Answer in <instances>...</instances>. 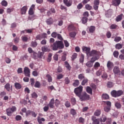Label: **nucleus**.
Wrapping results in <instances>:
<instances>
[{
    "label": "nucleus",
    "instance_id": "obj_39",
    "mask_svg": "<svg viewBox=\"0 0 124 124\" xmlns=\"http://www.w3.org/2000/svg\"><path fill=\"white\" fill-rule=\"evenodd\" d=\"M1 4L2 6L6 7V6L8 5V3L5 0H3L1 1Z\"/></svg>",
    "mask_w": 124,
    "mask_h": 124
},
{
    "label": "nucleus",
    "instance_id": "obj_53",
    "mask_svg": "<svg viewBox=\"0 0 124 124\" xmlns=\"http://www.w3.org/2000/svg\"><path fill=\"white\" fill-rule=\"evenodd\" d=\"M28 19L29 20H34L35 19H36V16L35 15H31L29 16Z\"/></svg>",
    "mask_w": 124,
    "mask_h": 124
},
{
    "label": "nucleus",
    "instance_id": "obj_35",
    "mask_svg": "<svg viewBox=\"0 0 124 124\" xmlns=\"http://www.w3.org/2000/svg\"><path fill=\"white\" fill-rule=\"evenodd\" d=\"M115 48L116 49H118V50H120V49H122V48H123V45L120 43H118L116 45Z\"/></svg>",
    "mask_w": 124,
    "mask_h": 124
},
{
    "label": "nucleus",
    "instance_id": "obj_36",
    "mask_svg": "<svg viewBox=\"0 0 124 124\" xmlns=\"http://www.w3.org/2000/svg\"><path fill=\"white\" fill-rule=\"evenodd\" d=\"M99 58H98L97 56H95L94 57H92L91 59V62H94L95 61H97Z\"/></svg>",
    "mask_w": 124,
    "mask_h": 124
},
{
    "label": "nucleus",
    "instance_id": "obj_61",
    "mask_svg": "<svg viewBox=\"0 0 124 124\" xmlns=\"http://www.w3.org/2000/svg\"><path fill=\"white\" fill-rule=\"evenodd\" d=\"M113 56L115 58H118V57H119V52L117 51H115L113 52Z\"/></svg>",
    "mask_w": 124,
    "mask_h": 124
},
{
    "label": "nucleus",
    "instance_id": "obj_17",
    "mask_svg": "<svg viewBox=\"0 0 124 124\" xmlns=\"http://www.w3.org/2000/svg\"><path fill=\"white\" fill-rule=\"evenodd\" d=\"M46 23L47 25H52L54 23V20H53V18H50L46 21Z\"/></svg>",
    "mask_w": 124,
    "mask_h": 124
},
{
    "label": "nucleus",
    "instance_id": "obj_10",
    "mask_svg": "<svg viewBox=\"0 0 124 124\" xmlns=\"http://www.w3.org/2000/svg\"><path fill=\"white\" fill-rule=\"evenodd\" d=\"M82 50L84 52H86V54L87 56H89L91 52V48L87 46H84L82 48Z\"/></svg>",
    "mask_w": 124,
    "mask_h": 124
},
{
    "label": "nucleus",
    "instance_id": "obj_58",
    "mask_svg": "<svg viewBox=\"0 0 124 124\" xmlns=\"http://www.w3.org/2000/svg\"><path fill=\"white\" fill-rule=\"evenodd\" d=\"M65 106L66 108H69L70 107V102L68 101H67L65 103Z\"/></svg>",
    "mask_w": 124,
    "mask_h": 124
},
{
    "label": "nucleus",
    "instance_id": "obj_3",
    "mask_svg": "<svg viewBox=\"0 0 124 124\" xmlns=\"http://www.w3.org/2000/svg\"><path fill=\"white\" fill-rule=\"evenodd\" d=\"M74 93L77 96L79 97L81 94L83 93V86L80 85L78 87H77L74 89Z\"/></svg>",
    "mask_w": 124,
    "mask_h": 124
},
{
    "label": "nucleus",
    "instance_id": "obj_15",
    "mask_svg": "<svg viewBox=\"0 0 124 124\" xmlns=\"http://www.w3.org/2000/svg\"><path fill=\"white\" fill-rule=\"evenodd\" d=\"M121 72V71L120 70V68L119 67L116 66L113 68V73L114 74H118V73H120Z\"/></svg>",
    "mask_w": 124,
    "mask_h": 124
},
{
    "label": "nucleus",
    "instance_id": "obj_32",
    "mask_svg": "<svg viewBox=\"0 0 124 124\" xmlns=\"http://www.w3.org/2000/svg\"><path fill=\"white\" fill-rule=\"evenodd\" d=\"M37 121L39 124H42V122H45V119H44V118L38 117L37 119Z\"/></svg>",
    "mask_w": 124,
    "mask_h": 124
},
{
    "label": "nucleus",
    "instance_id": "obj_41",
    "mask_svg": "<svg viewBox=\"0 0 124 124\" xmlns=\"http://www.w3.org/2000/svg\"><path fill=\"white\" fill-rule=\"evenodd\" d=\"M85 8L87 10H92V9H93V7L91 6L90 4H87L85 5Z\"/></svg>",
    "mask_w": 124,
    "mask_h": 124
},
{
    "label": "nucleus",
    "instance_id": "obj_60",
    "mask_svg": "<svg viewBox=\"0 0 124 124\" xmlns=\"http://www.w3.org/2000/svg\"><path fill=\"white\" fill-rule=\"evenodd\" d=\"M58 33L56 32H53L51 33V36L52 37H54V38H56L58 36Z\"/></svg>",
    "mask_w": 124,
    "mask_h": 124
},
{
    "label": "nucleus",
    "instance_id": "obj_16",
    "mask_svg": "<svg viewBox=\"0 0 124 124\" xmlns=\"http://www.w3.org/2000/svg\"><path fill=\"white\" fill-rule=\"evenodd\" d=\"M15 87L16 90H21V89H22V85L18 82H16L15 83Z\"/></svg>",
    "mask_w": 124,
    "mask_h": 124
},
{
    "label": "nucleus",
    "instance_id": "obj_44",
    "mask_svg": "<svg viewBox=\"0 0 124 124\" xmlns=\"http://www.w3.org/2000/svg\"><path fill=\"white\" fill-rule=\"evenodd\" d=\"M117 28H118V25L116 24H112L110 27L111 30H115V29H117Z\"/></svg>",
    "mask_w": 124,
    "mask_h": 124
},
{
    "label": "nucleus",
    "instance_id": "obj_25",
    "mask_svg": "<svg viewBox=\"0 0 124 124\" xmlns=\"http://www.w3.org/2000/svg\"><path fill=\"white\" fill-rule=\"evenodd\" d=\"M86 91H87V93H88L90 94H93V89H92L91 87L89 86L87 87Z\"/></svg>",
    "mask_w": 124,
    "mask_h": 124
},
{
    "label": "nucleus",
    "instance_id": "obj_26",
    "mask_svg": "<svg viewBox=\"0 0 124 124\" xmlns=\"http://www.w3.org/2000/svg\"><path fill=\"white\" fill-rule=\"evenodd\" d=\"M79 84H80V81H79V80L76 79L75 80L74 82L73 83V86H74V87H77L79 86Z\"/></svg>",
    "mask_w": 124,
    "mask_h": 124
},
{
    "label": "nucleus",
    "instance_id": "obj_57",
    "mask_svg": "<svg viewBox=\"0 0 124 124\" xmlns=\"http://www.w3.org/2000/svg\"><path fill=\"white\" fill-rule=\"evenodd\" d=\"M30 83L31 87H33L34 86V78H31L30 79Z\"/></svg>",
    "mask_w": 124,
    "mask_h": 124
},
{
    "label": "nucleus",
    "instance_id": "obj_27",
    "mask_svg": "<svg viewBox=\"0 0 124 124\" xmlns=\"http://www.w3.org/2000/svg\"><path fill=\"white\" fill-rule=\"evenodd\" d=\"M42 50L43 51V52H50V49L49 48L46 46H43L42 47Z\"/></svg>",
    "mask_w": 124,
    "mask_h": 124
},
{
    "label": "nucleus",
    "instance_id": "obj_9",
    "mask_svg": "<svg viewBox=\"0 0 124 124\" xmlns=\"http://www.w3.org/2000/svg\"><path fill=\"white\" fill-rule=\"evenodd\" d=\"M63 2L67 7H69V6L72 5V0H63Z\"/></svg>",
    "mask_w": 124,
    "mask_h": 124
},
{
    "label": "nucleus",
    "instance_id": "obj_45",
    "mask_svg": "<svg viewBox=\"0 0 124 124\" xmlns=\"http://www.w3.org/2000/svg\"><path fill=\"white\" fill-rule=\"evenodd\" d=\"M88 22V17H84L82 19V24H86Z\"/></svg>",
    "mask_w": 124,
    "mask_h": 124
},
{
    "label": "nucleus",
    "instance_id": "obj_43",
    "mask_svg": "<svg viewBox=\"0 0 124 124\" xmlns=\"http://www.w3.org/2000/svg\"><path fill=\"white\" fill-rule=\"evenodd\" d=\"M108 78V75L106 73H103V75L102 76V78L104 79V80H106L107 78Z\"/></svg>",
    "mask_w": 124,
    "mask_h": 124
},
{
    "label": "nucleus",
    "instance_id": "obj_6",
    "mask_svg": "<svg viewBox=\"0 0 124 124\" xmlns=\"http://www.w3.org/2000/svg\"><path fill=\"white\" fill-rule=\"evenodd\" d=\"M88 56L89 57H94V56L97 57V56H99V52L94 49L90 51Z\"/></svg>",
    "mask_w": 124,
    "mask_h": 124
},
{
    "label": "nucleus",
    "instance_id": "obj_4",
    "mask_svg": "<svg viewBox=\"0 0 124 124\" xmlns=\"http://www.w3.org/2000/svg\"><path fill=\"white\" fill-rule=\"evenodd\" d=\"M78 97H79L81 101H86V100L90 99V95L88 94L86 92H83Z\"/></svg>",
    "mask_w": 124,
    "mask_h": 124
},
{
    "label": "nucleus",
    "instance_id": "obj_49",
    "mask_svg": "<svg viewBox=\"0 0 124 124\" xmlns=\"http://www.w3.org/2000/svg\"><path fill=\"white\" fill-rule=\"evenodd\" d=\"M43 55H44V52H40L38 54V58L39 59H42V58L43 57Z\"/></svg>",
    "mask_w": 124,
    "mask_h": 124
},
{
    "label": "nucleus",
    "instance_id": "obj_14",
    "mask_svg": "<svg viewBox=\"0 0 124 124\" xmlns=\"http://www.w3.org/2000/svg\"><path fill=\"white\" fill-rule=\"evenodd\" d=\"M34 7H35V5L34 4L31 6L29 11V15H32L34 14L33 9H34Z\"/></svg>",
    "mask_w": 124,
    "mask_h": 124
},
{
    "label": "nucleus",
    "instance_id": "obj_34",
    "mask_svg": "<svg viewBox=\"0 0 124 124\" xmlns=\"http://www.w3.org/2000/svg\"><path fill=\"white\" fill-rule=\"evenodd\" d=\"M115 106L117 109H121L122 108V105L119 102L115 103Z\"/></svg>",
    "mask_w": 124,
    "mask_h": 124
},
{
    "label": "nucleus",
    "instance_id": "obj_48",
    "mask_svg": "<svg viewBox=\"0 0 124 124\" xmlns=\"http://www.w3.org/2000/svg\"><path fill=\"white\" fill-rule=\"evenodd\" d=\"M21 38H22V41H23V42H27L28 40L29 39L28 38V37H27L26 36H22L21 37Z\"/></svg>",
    "mask_w": 124,
    "mask_h": 124
},
{
    "label": "nucleus",
    "instance_id": "obj_38",
    "mask_svg": "<svg viewBox=\"0 0 124 124\" xmlns=\"http://www.w3.org/2000/svg\"><path fill=\"white\" fill-rule=\"evenodd\" d=\"M100 114H101V111H100V110L97 109L95 111L94 115L97 117V116H99L100 115Z\"/></svg>",
    "mask_w": 124,
    "mask_h": 124
},
{
    "label": "nucleus",
    "instance_id": "obj_13",
    "mask_svg": "<svg viewBox=\"0 0 124 124\" xmlns=\"http://www.w3.org/2000/svg\"><path fill=\"white\" fill-rule=\"evenodd\" d=\"M121 0H113L112 4L114 5V6H119V5L121 4Z\"/></svg>",
    "mask_w": 124,
    "mask_h": 124
},
{
    "label": "nucleus",
    "instance_id": "obj_47",
    "mask_svg": "<svg viewBox=\"0 0 124 124\" xmlns=\"http://www.w3.org/2000/svg\"><path fill=\"white\" fill-rule=\"evenodd\" d=\"M63 75L62 74H59L57 77V80H61V79H62V78H63Z\"/></svg>",
    "mask_w": 124,
    "mask_h": 124
},
{
    "label": "nucleus",
    "instance_id": "obj_40",
    "mask_svg": "<svg viewBox=\"0 0 124 124\" xmlns=\"http://www.w3.org/2000/svg\"><path fill=\"white\" fill-rule=\"evenodd\" d=\"M64 63L67 69H68V70H70L71 67H70V65H69V63H68V62H65Z\"/></svg>",
    "mask_w": 124,
    "mask_h": 124
},
{
    "label": "nucleus",
    "instance_id": "obj_42",
    "mask_svg": "<svg viewBox=\"0 0 124 124\" xmlns=\"http://www.w3.org/2000/svg\"><path fill=\"white\" fill-rule=\"evenodd\" d=\"M5 89H6V90H7V91H8V92H10V84L7 83L5 85Z\"/></svg>",
    "mask_w": 124,
    "mask_h": 124
},
{
    "label": "nucleus",
    "instance_id": "obj_11",
    "mask_svg": "<svg viewBox=\"0 0 124 124\" xmlns=\"http://www.w3.org/2000/svg\"><path fill=\"white\" fill-rule=\"evenodd\" d=\"M107 66L108 70H111L112 68H113V66H114V63L111 62V61H108L107 64Z\"/></svg>",
    "mask_w": 124,
    "mask_h": 124
},
{
    "label": "nucleus",
    "instance_id": "obj_24",
    "mask_svg": "<svg viewBox=\"0 0 124 124\" xmlns=\"http://www.w3.org/2000/svg\"><path fill=\"white\" fill-rule=\"evenodd\" d=\"M38 45L37 42H36V41H32V42H31V47H32V48H35V47H37Z\"/></svg>",
    "mask_w": 124,
    "mask_h": 124
},
{
    "label": "nucleus",
    "instance_id": "obj_59",
    "mask_svg": "<svg viewBox=\"0 0 124 124\" xmlns=\"http://www.w3.org/2000/svg\"><path fill=\"white\" fill-rule=\"evenodd\" d=\"M38 95H37V94L35 92H33L31 94V97L32 98H37V97Z\"/></svg>",
    "mask_w": 124,
    "mask_h": 124
},
{
    "label": "nucleus",
    "instance_id": "obj_62",
    "mask_svg": "<svg viewBox=\"0 0 124 124\" xmlns=\"http://www.w3.org/2000/svg\"><path fill=\"white\" fill-rule=\"evenodd\" d=\"M69 35L71 37L74 38V37H75V36H76V32H72L70 33Z\"/></svg>",
    "mask_w": 124,
    "mask_h": 124
},
{
    "label": "nucleus",
    "instance_id": "obj_12",
    "mask_svg": "<svg viewBox=\"0 0 124 124\" xmlns=\"http://www.w3.org/2000/svg\"><path fill=\"white\" fill-rule=\"evenodd\" d=\"M124 17V14H121L118 15L115 18L116 22H121L123 20V17Z\"/></svg>",
    "mask_w": 124,
    "mask_h": 124
},
{
    "label": "nucleus",
    "instance_id": "obj_28",
    "mask_svg": "<svg viewBox=\"0 0 124 124\" xmlns=\"http://www.w3.org/2000/svg\"><path fill=\"white\" fill-rule=\"evenodd\" d=\"M46 78H47V81L49 82V83H51L52 81H53V78H52V77L50 75H46Z\"/></svg>",
    "mask_w": 124,
    "mask_h": 124
},
{
    "label": "nucleus",
    "instance_id": "obj_30",
    "mask_svg": "<svg viewBox=\"0 0 124 124\" xmlns=\"http://www.w3.org/2000/svg\"><path fill=\"white\" fill-rule=\"evenodd\" d=\"M54 104L56 107H59V105L61 104V102H60V100L56 99L54 101Z\"/></svg>",
    "mask_w": 124,
    "mask_h": 124
},
{
    "label": "nucleus",
    "instance_id": "obj_2",
    "mask_svg": "<svg viewBox=\"0 0 124 124\" xmlns=\"http://www.w3.org/2000/svg\"><path fill=\"white\" fill-rule=\"evenodd\" d=\"M123 93H124V92L122 90H119L118 91L113 90L111 92V95L112 96H113V97H119V96L122 95Z\"/></svg>",
    "mask_w": 124,
    "mask_h": 124
},
{
    "label": "nucleus",
    "instance_id": "obj_20",
    "mask_svg": "<svg viewBox=\"0 0 124 124\" xmlns=\"http://www.w3.org/2000/svg\"><path fill=\"white\" fill-rule=\"evenodd\" d=\"M74 30H75V27L73 24H70L68 26V30L69 31H74Z\"/></svg>",
    "mask_w": 124,
    "mask_h": 124
},
{
    "label": "nucleus",
    "instance_id": "obj_63",
    "mask_svg": "<svg viewBox=\"0 0 124 124\" xmlns=\"http://www.w3.org/2000/svg\"><path fill=\"white\" fill-rule=\"evenodd\" d=\"M86 65L88 67H92L93 66V63L92 62H87L86 64Z\"/></svg>",
    "mask_w": 124,
    "mask_h": 124
},
{
    "label": "nucleus",
    "instance_id": "obj_51",
    "mask_svg": "<svg viewBox=\"0 0 124 124\" xmlns=\"http://www.w3.org/2000/svg\"><path fill=\"white\" fill-rule=\"evenodd\" d=\"M121 40H122V38L121 37H116L114 38V41H115V42H120Z\"/></svg>",
    "mask_w": 124,
    "mask_h": 124
},
{
    "label": "nucleus",
    "instance_id": "obj_50",
    "mask_svg": "<svg viewBox=\"0 0 124 124\" xmlns=\"http://www.w3.org/2000/svg\"><path fill=\"white\" fill-rule=\"evenodd\" d=\"M100 66V63L99 62H96L94 65V68H98Z\"/></svg>",
    "mask_w": 124,
    "mask_h": 124
},
{
    "label": "nucleus",
    "instance_id": "obj_31",
    "mask_svg": "<svg viewBox=\"0 0 124 124\" xmlns=\"http://www.w3.org/2000/svg\"><path fill=\"white\" fill-rule=\"evenodd\" d=\"M40 86H41L40 82L38 81H36L35 83L34 87H35V88H40Z\"/></svg>",
    "mask_w": 124,
    "mask_h": 124
},
{
    "label": "nucleus",
    "instance_id": "obj_19",
    "mask_svg": "<svg viewBox=\"0 0 124 124\" xmlns=\"http://www.w3.org/2000/svg\"><path fill=\"white\" fill-rule=\"evenodd\" d=\"M27 10H28V7H27V6H23L21 9V14H25L26 12H27Z\"/></svg>",
    "mask_w": 124,
    "mask_h": 124
},
{
    "label": "nucleus",
    "instance_id": "obj_37",
    "mask_svg": "<svg viewBox=\"0 0 124 124\" xmlns=\"http://www.w3.org/2000/svg\"><path fill=\"white\" fill-rule=\"evenodd\" d=\"M102 97L103 99H109V95L106 93L103 94Z\"/></svg>",
    "mask_w": 124,
    "mask_h": 124
},
{
    "label": "nucleus",
    "instance_id": "obj_7",
    "mask_svg": "<svg viewBox=\"0 0 124 124\" xmlns=\"http://www.w3.org/2000/svg\"><path fill=\"white\" fill-rule=\"evenodd\" d=\"M24 75L27 77H31V70L28 67H25L24 69Z\"/></svg>",
    "mask_w": 124,
    "mask_h": 124
},
{
    "label": "nucleus",
    "instance_id": "obj_54",
    "mask_svg": "<svg viewBox=\"0 0 124 124\" xmlns=\"http://www.w3.org/2000/svg\"><path fill=\"white\" fill-rule=\"evenodd\" d=\"M84 55L81 54L80 58L79 59V62L81 63H83V62H84Z\"/></svg>",
    "mask_w": 124,
    "mask_h": 124
},
{
    "label": "nucleus",
    "instance_id": "obj_18",
    "mask_svg": "<svg viewBox=\"0 0 124 124\" xmlns=\"http://www.w3.org/2000/svg\"><path fill=\"white\" fill-rule=\"evenodd\" d=\"M93 121V124H99V120L96 119L94 117H93L92 119Z\"/></svg>",
    "mask_w": 124,
    "mask_h": 124
},
{
    "label": "nucleus",
    "instance_id": "obj_5",
    "mask_svg": "<svg viewBox=\"0 0 124 124\" xmlns=\"http://www.w3.org/2000/svg\"><path fill=\"white\" fill-rule=\"evenodd\" d=\"M17 110L16 107L13 106L12 108H7L6 110L7 116H12V113L15 112Z\"/></svg>",
    "mask_w": 124,
    "mask_h": 124
},
{
    "label": "nucleus",
    "instance_id": "obj_8",
    "mask_svg": "<svg viewBox=\"0 0 124 124\" xmlns=\"http://www.w3.org/2000/svg\"><path fill=\"white\" fill-rule=\"evenodd\" d=\"M55 104V99L52 98L48 104L47 105V106L49 107L51 109H53L54 107L55 106L54 105Z\"/></svg>",
    "mask_w": 124,
    "mask_h": 124
},
{
    "label": "nucleus",
    "instance_id": "obj_55",
    "mask_svg": "<svg viewBox=\"0 0 124 124\" xmlns=\"http://www.w3.org/2000/svg\"><path fill=\"white\" fill-rule=\"evenodd\" d=\"M71 102L73 105H75L76 104V99L75 98H72Z\"/></svg>",
    "mask_w": 124,
    "mask_h": 124
},
{
    "label": "nucleus",
    "instance_id": "obj_22",
    "mask_svg": "<svg viewBox=\"0 0 124 124\" xmlns=\"http://www.w3.org/2000/svg\"><path fill=\"white\" fill-rule=\"evenodd\" d=\"M88 82H89V79L85 78L84 79H82V81L81 82L82 86H85L86 84H88Z\"/></svg>",
    "mask_w": 124,
    "mask_h": 124
},
{
    "label": "nucleus",
    "instance_id": "obj_1",
    "mask_svg": "<svg viewBox=\"0 0 124 124\" xmlns=\"http://www.w3.org/2000/svg\"><path fill=\"white\" fill-rule=\"evenodd\" d=\"M49 43H53L51 45L53 51H57L58 49H63L64 48V45H63V43L62 41H56L55 42V39L51 38L49 39Z\"/></svg>",
    "mask_w": 124,
    "mask_h": 124
},
{
    "label": "nucleus",
    "instance_id": "obj_46",
    "mask_svg": "<svg viewBox=\"0 0 124 124\" xmlns=\"http://www.w3.org/2000/svg\"><path fill=\"white\" fill-rule=\"evenodd\" d=\"M104 110L105 112H107V113H108L111 110V108H109V107H105L104 108Z\"/></svg>",
    "mask_w": 124,
    "mask_h": 124
},
{
    "label": "nucleus",
    "instance_id": "obj_23",
    "mask_svg": "<svg viewBox=\"0 0 124 124\" xmlns=\"http://www.w3.org/2000/svg\"><path fill=\"white\" fill-rule=\"evenodd\" d=\"M107 87L108 88H113L114 87V83L111 81H108L107 84Z\"/></svg>",
    "mask_w": 124,
    "mask_h": 124
},
{
    "label": "nucleus",
    "instance_id": "obj_56",
    "mask_svg": "<svg viewBox=\"0 0 124 124\" xmlns=\"http://www.w3.org/2000/svg\"><path fill=\"white\" fill-rule=\"evenodd\" d=\"M104 103H105V104H106L107 107H109L111 108V102L105 101V102H104Z\"/></svg>",
    "mask_w": 124,
    "mask_h": 124
},
{
    "label": "nucleus",
    "instance_id": "obj_29",
    "mask_svg": "<svg viewBox=\"0 0 124 124\" xmlns=\"http://www.w3.org/2000/svg\"><path fill=\"white\" fill-rule=\"evenodd\" d=\"M70 83V79L68 78V77L65 78L64 79V85H68Z\"/></svg>",
    "mask_w": 124,
    "mask_h": 124
},
{
    "label": "nucleus",
    "instance_id": "obj_52",
    "mask_svg": "<svg viewBox=\"0 0 124 124\" xmlns=\"http://www.w3.org/2000/svg\"><path fill=\"white\" fill-rule=\"evenodd\" d=\"M20 41V38L16 37V38L14 39V42L15 44H18V43Z\"/></svg>",
    "mask_w": 124,
    "mask_h": 124
},
{
    "label": "nucleus",
    "instance_id": "obj_21",
    "mask_svg": "<svg viewBox=\"0 0 124 124\" xmlns=\"http://www.w3.org/2000/svg\"><path fill=\"white\" fill-rule=\"evenodd\" d=\"M78 78L80 81H82V80H83V79L86 78L85 77V74H80L78 76Z\"/></svg>",
    "mask_w": 124,
    "mask_h": 124
},
{
    "label": "nucleus",
    "instance_id": "obj_64",
    "mask_svg": "<svg viewBox=\"0 0 124 124\" xmlns=\"http://www.w3.org/2000/svg\"><path fill=\"white\" fill-rule=\"evenodd\" d=\"M112 123V119L111 118H107L106 123L107 124H111Z\"/></svg>",
    "mask_w": 124,
    "mask_h": 124
},
{
    "label": "nucleus",
    "instance_id": "obj_33",
    "mask_svg": "<svg viewBox=\"0 0 124 124\" xmlns=\"http://www.w3.org/2000/svg\"><path fill=\"white\" fill-rule=\"evenodd\" d=\"M94 31H95V27L94 26H91L89 28V31L90 32L93 33Z\"/></svg>",
    "mask_w": 124,
    "mask_h": 124
}]
</instances>
